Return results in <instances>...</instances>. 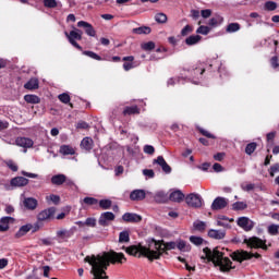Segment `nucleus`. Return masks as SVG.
I'll list each match as a JSON object with an SVG mask.
<instances>
[{
    "instance_id": "nucleus-1",
    "label": "nucleus",
    "mask_w": 279,
    "mask_h": 279,
    "mask_svg": "<svg viewBox=\"0 0 279 279\" xmlns=\"http://www.w3.org/2000/svg\"><path fill=\"white\" fill-rule=\"evenodd\" d=\"M84 260L92 265L90 274L94 276L93 279H108L106 270L110 267V263L111 265H116V263L123 265V263L128 262V258L123 253L109 251L101 255L86 256Z\"/></svg>"
},
{
    "instance_id": "nucleus-2",
    "label": "nucleus",
    "mask_w": 279,
    "mask_h": 279,
    "mask_svg": "<svg viewBox=\"0 0 279 279\" xmlns=\"http://www.w3.org/2000/svg\"><path fill=\"white\" fill-rule=\"evenodd\" d=\"M204 255L201 256L203 259H208L214 263L216 267H220V271H230L232 269V260L226 256V253L219 251L218 247L213 251L208 247L203 250Z\"/></svg>"
},
{
    "instance_id": "nucleus-3",
    "label": "nucleus",
    "mask_w": 279,
    "mask_h": 279,
    "mask_svg": "<svg viewBox=\"0 0 279 279\" xmlns=\"http://www.w3.org/2000/svg\"><path fill=\"white\" fill-rule=\"evenodd\" d=\"M156 244H151L150 240L147 246L132 245L129 247H123V250H125L126 254H129L130 256H137V258L145 256V258H148V260H154V258H158V253H153Z\"/></svg>"
},
{
    "instance_id": "nucleus-4",
    "label": "nucleus",
    "mask_w": 279,
    "mask_h": 279,
    "mask_svg": "<svg viewBox=\"0 0 279 279\" xmlns=\"http://www.w3.org/2000/svg\"><path fill=\"white\" fill-rule=\"evenodd\" d=\"M150 245H155L153 250V254H158L157 257H154V260L160 259V256H162L165 252L169 250H175V247H178V244L175 242L165 243V241H156V240H150Z\"/></svg>"
},
{
    "instance_id": "nucleus-5",
    "label": "nucleus",
    "mask_w": 279,
    "mask_h": 279,
    "mask_svg": "<svg viewBox=\"0 0 279 279\" xmlns=\"http://www.w3.org/2000/svg\"><path fill=\"white\" fill-rule=\"evenodd\" d=\"M65 37L68 38L69 43L72 47H75V49H78V51H82V46L77 44L75 40H82V31L74 28L70 33L65 32Z\"/></svg>"
},
{
    "instance_id": "nucleus-6",
    "label": "nucleus",
    "mask_w": 279,
    "mask_h": 279,
    "mask_svg": "<svg viewBox=\"0 0 279 279\" xmlns=\"http://www.w3.org/2000/svg\"><path fill=\"white\" fill-rule=\"evenodd\" d=\"M185 203L191 208H202V206L204 204V199L202 198V196L199 194L192 193L185 197Z\"/></svg>"
},
{
    "instance_id": "nucleus-7",
    "label": "nucleus",
    "mask_w": 279,
    "mask_h": 279,
    "mask_svg": "<svg viewBox=\"0 0 279 279\" xmlns=\"http://www.w3.org/2000/svg\"><path fill=\"white\" fill-rule=\"evenodd\" d=\"M251 258H260V254H254L246 251L233 253V260H238L239 263H243V260H250Z\"/></svg>"
},
{
    "instance_id": "nucleus-8",
    "label": "nucleus",
    "mask_w": 279,
    "mask_h": 279,
    "mask_svg": "<svg viewBox=\"0 0 279 279\" xmlns=\"http://www.w3.org/2000/svg\"><path fill=\"white\" fill-rule=\"evenodd\" d=\"M244 243H246L248 247H254L255 250H258L259 247H262V250H267V244H265V241L256 236L245 239Z\"/></svg>"
},
{
    "instance_id": "nucleus-9",
    "label": "nucleus",
    "mask_w": 279,
    "mask_h": 279,
    "mask_svg": "<svg viewBox=\"0 0 279 279\" xmlns=\"http://www.w3.org/2000/svg\"><path fill=\"white\" fill-rule=\"evenodd\" d=\"M236 223L240 228H242V230H245V232H250L254 229V221L247 217L238 218Z\"/></svg>"
},
{
    "instance_id": "nucleus-10",
    "label": "nucleus",
    "mask_w": 279,
    "mask_h": 279,
    "mask_svg": "<svg viewBox=\"0 0 279 279\" xmlns=\"http://www.w3.org/2000/svg\"><path fill=\"white\" fill-rule=\"evenodd\" d=\"M110 221H114V215L112 214V211H105L100 215L98 223L99 226L106 228L107 226H109Z\"/></svg>"
},
{
    "instance_id": "nucleus-11",
    "label": "nucleus",
    "mask_w": 279,
    "mask_h": 279,
    "mask_svg": "<svg viewBox=\"0 0 279 279\" xmlns=\"http://www.w3.org/2000/svg\"><path fill=\"white\" fill-rule=\"evenodd\" d=\"M122 221H125L126 223H141V221H143V217L137 214L125 213L122 216Z\"/></svg>"
},
{
    "instance_id": "nucleus-12",
    "label": "nucleus",
    "mask_w": 279,
    "mask_h": 279,
    "mask_svg": "<svg viewBox=\"0 0 279 279\" xmlns=\"http://www.w3.org/2000/svg\"><path fill=\"white\" fill-rule=\"evenodd\" d=\"M53 215H56V208L50 207L48 209H44L43 211H40L37 215V219H38V221H47V219H51V217H53Z\"/></svg>"
},
{
    "instance_id": "nucleus-13",
    "label": "nucleus",
    "mask_w": 279,
    "mask_h": 279,
    "mask_svg": "<svg viewBox=\"0 0 279 279\" xmlns=\"http://www.w3.org/2000/svg\"><path fill=\"white\" fill-rule=\"evenodd\" d=\"M73 234H75V228L72 229H61L59 231H57V236L58 239H61V241H69V239H71V236H73Z\"/></svg>"
},
{
    "instance_id": "nucleus-14",
    "label": "nucleus",
    "mask_w": 279,
    "mask_h": 279,
    "mask_svg": "<svg viewBox=\"0 0 279 279\" xmlns=\"http://www.w3.org/2000/svg\"><path fill=\"white\" fill-rule=\"evenodd\" d=\"M77 27H83V29H85V34H87V36L95 37L97 34L95 28L88 22L80 21V22H77Z\"/></svg>"
},
{
    "instance_id": "nucleus-15",
    "label": "nucleus",
    "mask_w": 279,
    "mask_h": 279,
    "mask_svg": "<svg viewBox=\"0 0 279 279\" xmlns=\"http://www.w3.org/2000/svg\"><path fill=\"white\" fill-rule=\"evenodd\" d=\"M154 165H159L163 173H168V174L171 173V166L167 163V161L165 160V157L158 156L157 159H154Z\"/></svg>"
},
{
    "instance_id": "nucleus-16",
    "label": "nucleus",
    "mask_w": 279,
    "mask_h": 279,
    "mask_svg": "<svg viewBox=\"0 0 279 279\" xmlns=\"http://www.w3.org/2000/svg\"><path fill=\"white\" fill-rule=\"evenodd\" d=\"M226 206H228V199L217 197L211 204V210H222V208H226Z\"/></svg>"
},
{
    "instance_id": "nucleus-17",
    "label": "nucleus",
    "mask_w": 279,
    "mask_h": 279,
    "mask_svg": "<svg viewBox=\"0 0 279 279\" xmlns=\"http://www.w3.org/2000/svg\"><path fill=\"white\" fill-rule=\"evenodd\" d=\"M23 206L26 210H36V208H38V199L34 197H26L23 201Z\"/></svg>"
},
{
    "instance_id": "nucleus-18",
    "label": "nucleus",
    "mask_w": 279,
    "mask_h": 279,
    "mask_svg": "<svg viewBox=\"0 0 279 279\" xmlns=\"http://www.w3.org/2000/svg\"><path fill=\"white\" fill-rule=\"evenodd\" d=\"M10 223H14L13 217H2L0 219V232H7V230H10Z\"/></svg>"
},
{
    "instance_id": "nucleus-19",
    "label": "nucleus",
    "mask_w": 279,
    "mask_h": 279,
    "mask_svg": "<svg viewBox=\"0 0 279 279\" xmlns=\"http://www.w3.org/2000/svg\"><path fill=\"white\" fill-rule=\"evenodd\" d=\"M146 195L145 190H134L130 194V199H132V202H143Z\"/></svg>"
},
{
    "instance_id": "nucleus-20",
    "label": "nucleus",
    "mask_w": 279,
    "mask_h": 279,
    "mask_svg": "<svg viewBox=\"0 0 279 279\" xmlns=\"http://www.w3.org/2000/svg\"><path fill=\"white\" fill-rule=\"evenodd\" d=\"M208 236L210 239H215L216 241H221V239H226V230L210 229L208 231Z\"/></svg>"
},
{
    "instance_id": "nucleus-21",
    "label": "nucleus",
    "mask_w": 279,
    "mask_h": 279,
    "mask_svg": "<svg viewBox=\"0 0 279 279\" xmlns=\"http://www.w3.org/2000/svg\"><path fill=\"white\" fill-rule=\"evenodd\" d=\"M19 147L29 148L34 146V141L28 137H17L15 141Z\"/></svg>"
},
{
    "instance_id": "nucleus-22",
    "label": "nucleus",
    "mask_w": 279,
    "mask_h": 279,
    "mask_svg": "<svg viewBox=\"0 0 279 279\" xmlns=\"http://www.w3.org/2000/svg\"><path fill=\"white\" fill-rule=\"evenodd\" d=\"M29 184V180L25 179V177H15L11 180V186H27Z\"/></svg>"
},
{
    "instance_id": "nucleus-23",
    "label": "nucleus",
    "mask_w": 279,
    "mask_h": 279,
    "mask_svg": "<svg viewBox=\"0 0 279 279\" xmlns=\"http://www.w3.org/2000/svg\"><path fill=\"white\" fill-rule=\"evenodd\" d=\"M169 201L180 204V202H184V193H182L180 190H177L170 194Z\"/></svg>"
},
{
    "instance_id": "nucleus-24",
    "label": "nucleus",
    "mask_w": 279,
    "mask_h": 279,
    "mask_svg": "<svg viewBox=\"0 0 279 279\" xmlns=\"http://www.w3.org/2000/svg\"><path fill=\"white\" fill-rule=\"evenodd\" d=\"M154 199L157 204H165L169 202V196L167 195V193L159 191L154 195Z\"/></svg>"
},
{
    "instance_id": "nucleus-25",
    "label": "nucleus",
    "mask_w": 279,
    "mask_h": 279,
    "mask_svg": "<svg viewBox=\"0 0 279 279\" xmlns=\"http://www.w3.org/2000/svg\"><path fill=\"white\" fill-rule=\"evenodd\" d=\"M94 145H95V142H93V138H90V137H85L81 142V147L85 151H90V149H93Z\"/></svg>"
},
{
    "instance_id": "nucleus-26",
    "label": "nucleus",
    "mask_w": 279,
    "mask_h": 279,
    "mask_svg": "<svg viewBox=\"0 0 279 279\" xmlns=\"http://www.w3.org/2000/svg\"><path fill=\"white\" fill-rule=\"evenodd\" d=\"M123 69L124 71H130L132 69H134V56H129V57H124L123 59Z\"/></svg>"
},
{
    "instance_id": "nucleus-27",
    "label": "nucleus",
    "mask_w": 279,
    "mask_h": 279,
    "mask_svg": "<svg viewBox=\"0 0 279 279\" xmlns=\"http://www.w3.org/2000/svg\"><path fill=\"white\" fill-rule=\"evenodd\" d=\"M32 228H34L32 226V223L22 226L19 229V231L15 233L16 239H21V236H25V234H27V232H29V230H32Z\"/></svg>"
},
{
    "instance_id": "nucleus-28",
    "label": "nucleus",
    "mask_w": 279,
    "mask_h": 279,
    "mask_svg": "<svg viewBox=\"0 0 279 279\" xmlns=\"http://www.w3.org/2000/svg\"><path fill=\"white\" fill-rule=\"evenodd\" d=\"M60 154H62L63 156H74L75 154V148L73 146H69V145H62L60 147Z\"/></svg>"
},
{
    "instance_id": "nucleus-29",
    "label": "nucleus",
    "mask_w": 279,
    "mask_h": 279,
    "mask_svg": "<svg viewBox=\"0 0 279 279\" xmlns=\"http://www.w3.org/2000/svg\"><path fill=\"white\" fill-rule=\"evenodd\" d=\"M38 86H39L38 78H31V80L24 85V88H26V90H36V89H38Z\"/></svg>"
},
{
    "instance_id": "nucleus-30",
    "label": "nucleus",
    "mask_w": 279,
    "mask_h": 279,
    "mask_svg": "<svg viewBox=\"0 0 279 279\" xmlns=\"http://www.w3.org/2000/svg\"><path fill=\"white\" fill-rule=\"evenodd\" d=\"M51 182L56 184V186H60L66 182V175L64 174H56L51 178Z\"/></svg>"
},
{
    "instance_id": "nucleus-31",
    "label": "nucleus",
    "mask_w": 279,
    "mask_h": 279,
    "mask_svg": "<svg viewBox=\"0 0 279 279\" xmlns=\"http://www.w3.org/2000/svg\"><path fill=\"white\" fill-rule=\"evenodd\" d=\"M141 109H138L137 106H132V107H125L123 110L124 117H128V114H140Z\"/></svg>"
},
{
    "instance_id": "nucleus-32",
    "label": "nucleus",
    "mask_w": 279,
    "mask_h": 279,
    "mask_svg": "<svg viewBox=\"0 0 279 279\" xmlns=\"http://www.w3.org/2000/svg\"><path fill=\"white\" fill-rule=\"evenodd\" d=\"M202 40V36L199 35H192L185 39V44L189 45L190 47L193 45H197Z\"/></svg>"
},
{
    "instance_id": "nucleus-33",
    "label": "nucleus",
    "mask_w": 279,
    "mask_h": 279,
    "mask_svg": "<svg viewBox=\"0 0 279 279\" xmlns=\"http://www.w3.org/2000/svg\"><path fill=\"white\" fill-rule=\"evenodd\" d=\"M222 23L223 17H221V15H216L209 20L208 25H210V27H217V25H221Z\"/></svg>"
},
{
    "instance_id": "nucleus-34",
    "label": "nucleus",
    "mask_w": 279,
    "mask_h": 279,
    "mask_svg": "<svg viewBox=\"0 0 279 279\" xmlns=\"http://www.w3.org/2000/svg\"><path fill=\"white\" fill-rule=\"evenodd\" d=\"M239 29H241V24L230 23L226 28V33L227 34H234V32H239Z\"/></svg>"
},
{
    "instance_id": "nucleus-35",
    "label": "nucleus",
    "mask_w": 279,
    "mask_h": 279,
    "mask_svg": "<svg viewBox=\"0 0 279 279\" xmlns=\"http://www.w3.org/2000/svg\"><path fill=\"white\" fill-rule=\"evenodd\" d=\"M98 204L102 210H110L112 208V201L110 199H100Z\"/></svg>"
},
{
    "instance_id": "nucleus-36",
    "label": "nucleus",
    "mask_w": 279,
    "mask_h": 279,
    "mask_svg": "<svg viewBox=\"0 0 279 279\" xmlns=\"http://www.w3.org/2000/svg\"><path fill=\"white\" fill-rule=\"evenodd\" d=\"M24 101H26V104H40V98L36 95H25Z\"/></svg>"
},
{
    "instance_id": "nucleus-37",
    "label": "nucleus",
    "mask_w": 279,
    "mask_h": 279,
    "mask_svg": "<svg viewBox=\"0 0 279 279\" xmlns=\"http://www.w3.org/2000/svg\"><path fill=\"white\" fill-rule=\"evenodd\" d=\"M133 34H151V28L147 26H141L137 28H133Z\"/></svg>"
},
{
    "instance_id": "nucleus-38",
    "label": "nucleus",
    "mask_w": 279,
    "mask_h": 279,
    "mask_svg": "<svg viewBox=\"0 0 279 279\" xmlns=\"http://www.w3.org/2000/svg\"><path fill=\"white\" fill-rule=\"evenodd\" d=\"M193 227H194V230H197V232H204V230H206V222L196 220L193 223Z\"/></svg>"
},
{
    "instance_id": "nucleus-39",
    "label": "nucleus",
    "mask_w": 279,
    "mask_h": 279,
    "mask_svg": "<svg viewBox=\"0 0 279 279\" xmlns=\"http://www.w3.org/2000/svg\"><path fill=\"white\" fill-rule=\"evenodd\" d=\"M119 243H130V232L128 231L120 232Z\"/></svg>"
},
{
    "instance_id": "nucleus-40",
    "label": "nucleus",
    "mask_w": 279,
    "mask_h": 279,
    "mask_svg": "<svg viewBox=\"0 0 279 279\" xmlns=\"http://www.w3.org/2000/svg\"><path fill=\"white\" fill-rule=\"evenodd\" d=\"M256 147H258V145L254 142L247 144L245 147V154H247V156H252V154L256 151Z\"/></svg>"
},
{
    "instance_id": "nucleus-41",
    "label": "nucleus",
    "mask_w": 279,
    "mask_h": 279,
    "mask_svg": "<svg viewBox=\"0 0 279 279\" xmlns=\"http://www.w3.org/2000/svg\"><path fill=\"white\" fill-rule=\"evenodd\" d=\"M177 247L180 252H191V245L186 244L184 241H179Z\"/></svg>"
},
{
    "instance_id": "nucleus-42",
    "label": "nucleus",
    "mask_w": 279,
    "mask_h": 279,
    "mask_svg": "<svg viewBox=\"0 0 279 279\" xmlns=\"http://www.w3.org/2000/svg\"><path fill=\"white\" fill-rule=\"evenodd\" d=\"M268 233H270L271 236H278V234H279V225L268 226Z\"/></svg>"
},
{
    "instance_id": "nucleus-43",
    "label": "nucleus",
    "mask_w": 279,
    "mask_h": 279,
    "mask_svg": "<svg viewBox=\"0 0 279 279\" xmlns=\"http://www.w3.org/2000/svg\"><path fill=\"white\" fill-rule=\"evenodd\" d=\"M83 202L87 205V206H97V204H99V201L95 197H85L83 199Z\"/></svg>"
},
{
    "instance_id": "nucleus-44",
    "label": "nucleus",
    "mask_w": 279,
    "mask_h": 279,
    "mask_svg": "<svg viewBox=\"0 0 279 279\" xmlns=\"http://www.w3.org/2000/svg\"><path fill=\"white\" fill-rule=\"evenodd\" d=\"M265 10L268 12H274L278 8V4L274 1H267L264 5Z\"/></svg>"
},
{
    "instance_id": "nucleus-45",
    "label": "nucleus",
    "mask_w": 279,
    "mask_h": 279,
    "mask_svg": "<svg viewBox=\"0 0 279 279\" xmlns=\"http://www.w3.org/2000/svg\"><path fill=\"white\" fill-rule=\"evenodd\" d=\"M196 34H202L203 36H208V34H210V27L199 26L196 31Z\"/></svg>"
},
{
    "instance_id": "nucleus-46",
    "label": "nucleus",
    "mask_w": 279,
    "mask_h": 279,
    "mask_svg": "<svg viewBox=\"0 0 279 279\" xmlns=\"http://www.w3.org/2000/svg\"><path fill=\"white\" fill-rule=\"evenodd\" d=\"M142 49L144 51H151L153 49H156V44L154 41H148L142 45Z\"/></svg>"
},
{
    "instance_id": "nucleus-47",
    "label": "nucleus",
    "mask_w": 279,
    "mask_h": 279,
    "mask_svg": "<svg viewBox=\"0 0 279 279\" xmlns=\"http://www.w3.org/2000/svg\"><path fill=\"white\" fill-rule=\"evenodd\" d=\"M247 208V204L244 202H236L233 204V210H245Z\"/></svg>"
},
{
    "instance_id": "nucleus-48",
    "label": "nucleus",
    "mask_w": 279,
    "mask_h": 279,
    "mask_svg": "<svg viewBox=\"0 0 279 279\" xmlns=\"http://www.w3.org/2000/svg\"><path fill=\"white\" fill-rule=\"evenodd\" d=\"M58 99L62 102V104H70L71 101V96H69V94L63 93L61 95L58 96Z\"/></svg>"
},
{
    "instance_id": "nucleus-49",
    "label": "nucleus",
    "mask_w": 279,
    "mask_h": 279,
    "mask_svg": "<svg viewBox=\"0 0 279 279\" xmlns=\"http://www.w3.org/2000/svg\"><path fill=\"white\" fill-rule=\"evenodd\" d=\"M155 21L157 23H166L167 22V14H165V13H157L155 15Z\"/></svg>"
},
{
    "instance_id": "nucleus-50",
    "label": "nucleus",
    "mask_w": 279,
    "mask_h": 279,
    "mask_svg": "<svg viewBox=\"0 0 279 279\" xmlns=\"http://www.w3.org/2000/svg\"><path fill=\"white\" fill-rule=\"evenodd\" d=\"M190 241L194 245H202V243H204V239H202L201 236H195V235L190 236Z\"/></svg>"
},
{
    "instance_id": "nucleus-51",
    "label": "nucleus",
    "mask_w": 279,
    "mask_h": 279,
    "mask_svg": "<svg viewBox=\"0 0 279 279\" xmlns=\"http://www.w3.org/2000/svg\"><path fill=\"white\" fill-rule=\"evenodd\" d=\"M83 54L87 56L88 58H92L93 60L101 61V58L99 57V54H97L93 51H84Z\"/></svg>"
},
{
    "instance_id": "nucleus-52",
    "label": "nucleus",
    "mask_w": 279,
    "mask_h": 279,
    "mask_svg": "<svg viewBox=\"0 0 279 279\" xmlns=\"http://www.w3.org/2000/svg\"><path fill=\"white\" fill-rule=\"evenodd\" d=\"M155 153H156V148H154V146L151 145L144 146V154H148V156H154Z\"/></svg>"
},
{
    "instance_id": "nucleus-53",
    "label": "nucleus",
    "mask_w": 279,
    "mask_h": 279,
    "mask_svg": "<svg viewBox=\"0 0 279 279\" xmlns=\"http://www.w3.org/2000/svg\"><path fill=\"white\" fill-rule=\"evenodd\" d=\"M45 8H58V2L56 0H44Z\"/></svg>"
},
{
    "instance_id": "nucleus-54",
    "label": "nucleus",
    "mask_w": 279,
    "mask_h": 279,
    "mask_svg": "<svg viewBox=\"0 0 279 279\" xmlns=\"http://www.w3.org/2000/svg\"><path fill=\"white\" fill-rule=\"evenodd\" d=\"M193 32V26L186 25L185 27L182 28L181 31V36H189Z\"/></svg>"
},
{
    "instance_id": "nucleus-55",
    "label": "nucleus",
    "mask_w": 279,
    "mask_h": 279,
    "mask_svg": "<svg viewBox=\"0 0 279 279\" xmlns=\"http://www.w3.org/2000/svg\"><path fill=\"white\" fill-rule=\"evenodd\" d=\"M85 226H88L89 228H95L97 226V220L95 218H87L85 220Z\"/></svg>"
},
{
    "instance_id": "nucleus-56",
    "label": "nucleus",
    "mask_w": 279,
    "mask_h": 279,
    "mask_svg": "<svg viewBox=\"0 0 279 279\" xmlns=\"http://www.w3.org/2000/svg\"><path fill=\"white\" fill-rule=\"evenodd\" d=\"M46 199L53 202L56 205L60 204V196L56 194H51L50 196H47Z\"/></svg>"
},
{
    "instance_id": "nucleus-57",
    "label": "nucleus",
    "mask_w": 279,
    "mask_h": 279,
    "mask_svg": "<svg viewBox=\"0 0 279 279\" xmlns=\"http://www.w3.org/2000/svg\"><path fill=\"white\" fill-rule=\"evenodd\" d=\"M90 125H88L85 121H78L76 124L77 130H88Z\"/></svg>"
},
{
    "instance_id": "nucleus-58",
    "label": "nucleus",
    "mask_w": 279,
    "mask_h": 279,
    "mask_svg": "<svg viewBox=\"0 0 279 279\" xmlns=\"http://www.w3.org/2000/svg\"><path fill=\"white\" fill-rule=\"evenodd\" d=\"M7 167L11 169V171H19V166L12 160L7 161Z\"/></svg>"
},
{
    "instance_id": "nucleus-59",
    "label": "nucleus",
    "mask_w": 279,
    "mask_h": 279,
    "mask_svg": "<svg viewBox=\"0 0 279 279\" xmlns=\"http://www.w3.org/2000/svg\"><path fill=\"white\" fill-rule=\"evenodd\" d=\"M213 14V11L209 9H205L201 11V15L203 16V19H210Z\"/></svg>"
},
{
    "instance_id": "nucleus-60",
    "label": "nucleus",
    "mask_w": 279,
    "mask_h": 279,
    "mask_svg": "<svg viewBox=\"0 0 279 279\" xmlns=\"http://www.w3.org/2000/svg\"><path fill=\"white\" fill-rule=\"evenodd\" d=\"M276 173H279V163H276L270 168V178H274Z\"/></svg>"
},
{
    "instance_id": "nucleus-61",
    "label": "nucleus",
    "mask_w": 279,
    "mask_h": 279,
    "mask_svg": "<svg viewBox=\"0 0 279 279\" xmlns=\"http://www.w3.org/2000/svg\"><path fill=\"white\" fill-rule=\"evenodd\" d=\"M270 64H271L272 69H279L278 57H272L270 59Z\"/></svg>"
},
{
    "instance_id": "nucleus-62",
    "label": "nucleus",
    "mask_w": 279,
    "mask_h": 279,
    "mask_svg": "<svg viewBox=\"0 0 279 279\" xmlns=\"http://www.w3.org/2000/svg\"><path fill=\"white\" fill-rule=\"evenodd\" d=\"M143 173H144V175H146V178H154L156 175L154 170H151V169H144Z\"/></svg>"
},
{
    "instance_id": "nucleus-63",
    "label": "nucleus",
    "mask_w": 279,
    "mask_h": 279,
    "mask_svg": "<svg viewBox=\"0 0 279 279\" xmlns=\"http://www.w3.org/2000/svg\"><path fill=\"white\" fill-rule=\"evenodd\" d=\"M223 158H226V153H218V154L214 155V160H217L218 162H221V160H223Z\"/></svg>"
},
{
    "instance_id": "nucleus-64",
    "label": "nucleus",
    "mask_w": 279,
    "mask_h": 279,
    "mask_svg": "<svg viewBox=\"0 0 279 279\" xmlns=\"http://www.w3.org/2000/svg\"><path fill=\"white\" fill-rule=\"evenodd\" d=\"M201 134H203V136H206V138H215V135H213L210 132H208L207 130L204 129H199Z\"/></svg>"
}]
</instances>
